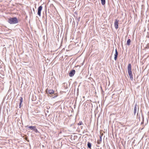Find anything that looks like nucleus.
<instances>
[{"label": "nucleus", "instance_id": "obj_1", "mask_svg": "<svg viewBox=\"0 0 149 149\" xmlns=\"http://www.w3.org/2000/svg\"><path fill=\"white\" fill-rule=\"evenodd\" d=\"M127 69L128 73L130 79L132 81H133V78L131 71V65L129 63L128 64Z\"/></svg>", "mask_w": 149, "mask_h": 149}, {"label": "nucleus", "instance_id": "obj_2", "mask_svg": "<svg viewBox=\"0 0 149 149\" xmlns=\"http://www.w3.org/2000/svg\"><path fill=\"white\" fill-rule=\"evenodd\" d=\"M8 22L10 24H13L17 23L18 21L16 17H14L9 18Z\"/></svg>", "mask_w": 149, "mask_h": 149}, {"label": "nucleus", "instance_id": "obj_3", "mask_svg": "<svg viewBox=\"0 0 149 149\" xmlns=\"http://www.w3.org/2000/svg\"><path fill=\"white\" fill-rule=\"evenodd\" d=\"M42 7L40 6L38 8V14L40 16L41 15V12L42 9Z\"/></svg>", "mask_w": 149, "mask_h": 149}, {"label": "nucleus", "instance_id": "obj_4", "mask_svg": "<svg viewBox=\"0 0 149 149\" xmlns=\"http://www.w3.org/2000/svg\"><path fill=\"white\" fill-rule=\"evenodd\" d=\"M119 22V20L118 19H115L114 24V26L115 27V28L116 29H117L118 28V23Z\"/></svg>", "mask_w": 149, "mask_h": 149}, {"label": "nucleus", "instance_id": "obj_5", "mask_svg": "<svg viewBox=\"0 0 149 149\" xmlns=\"http://www.w3.org/2000/svg\"><path fill=\"white\" fill-rule=\"evenodd\" d=\"M46 91L47 93L50 94H53L54 93V91L53 90H48V89L46 90Z\"/></svg>", "mask_w": 149, "mask_h": 149}, {"label": "nucleus", "instance_id": "obj_6", "mask_svg": "<svg viewBox=\"0 0 149 149\" xmlns=\"http://www.w3.org/2000/svg\"><path fill=\"white\" fill-rule=\"evenodd\" d=\"M75 71L74 70H72L69 74V76L70 77L73 76L75 73Z\"/></svg>", "mask_w": 149, "mask_h": 149}, {"label": "nucleus", "instance_id": "obj_7", "mask_svg": "<svg viewBox=\"0 0 149 149\" xmlns=\"http://www.w3.org/2000/svg\"><path fill=\"white\" fill-rule=\"evenodd\" d=\"M118 55V52L116 49H115V53L114 54V59L116 60L117 59V56Z\"/></svg>", "mask_w": 149, "mask_h": 149}, {"label": "nucleus", "instance_id": "obj_8", "mask_svg": "<svg viewBox=\"0 0 149 149\" xmlns=\"http://www.w3.org/2000/svg\"><path fill=\"white\" fill-rule=\"evenodd\" d=\"M136 104L135 105V107L134 108V115L136 114L137 111V108H136Z\"/></svg>", "mask_w": 149, "mask_h": 149}, {"label": "nucleus", "instance_id": "obj_9", "mask_svg": "<svg viewBox=\"0 0 149 149\" xmlns=\"http://www.w3.org/2000/svg\"><path fill=\"white\" fill-rule=\"evenodd\" d=\"M20 103H19V108H20L21 107V105L22 103V102L23 101V98L22 97H20Z\"/></svg>", "mask_w": 149, "mask_h": 149}, {"label": "nucleus", "instance_id": "obj_10", "mask_svg": "<svg viewBox=\"0 0 149 149\" xmlns=\"http://www.w3.org/2000/svg\"><path fill=\"white\" fill-rule=\"evenodd\" d=\"M102 141V136H100V139L99 140H98L97 141V143L98 144H100L101 143V142Z\"/></svg>", "mask_w": 149, "mask_h": 149}, {"label": "nucleus", "instance_id": "obj_11", "mask_svg": "<svg viewBox=\"0 0 149 149\" xmlns=\"http://www.w3.org/2000/svg\"><path fill=\"white\" fill-rule=\"evenodd\" d=\"M130 42H131V40H130V39H128L127 40V44L128 45H130Z\"/></svg>", "mask_w": 149, "mask_h": 149}, {"label": "nucleus", "instance_id": "obj_12", "mask_svg": "<svg viewBox=\"0 0 149 149\" xmlns=\"http://www.w3.org/2000/svg\"><path fill=\"white\" fill-rule=\"evenodd\" d=\"M87 146L88 148H91V143H90L88 142L87 144Z\"/></svg>", "mask_w": 149, "mask_h": 149}, {"label": "nucleus", "instance_id": "obj_13", "mask_svg": "<svg viewBox=\"0 0 149 149\" xmlns=\"http://www.w3.org/2000/svg\"><path fill=\"white\" fill-rule=\"evenodd\" d=\"M101 3L103 5L105 3V0H101Z\"/></svg>", "mask_w": 149, "mask_h": 149}, {"label": "nucleus", "instance_id": "obj_14", "mask_svg": "<svg viewBox=\"0 0 149 149\" xmlns=\"http://www.w3.org/2000/svg\"><path fill=\"white\" fill-rule=\"evenodd\" d=\"M35 126H30L29 127V128L31 129V130H33Z\"/></svg>", "mask_w": 149, "mask_h": 149}, {"label": "nucleus", "instance_id": "obj_15", "mask_svg": "<svg viewBox=\"0 0 149 149\" xmlns=\"http://www.w3.org/2000/svg\"><path fill=\"white\" fill-rule=\"evenodd\" d=\"M149 48V44L148 43L146 45V46L145 47V49H148Z\"/></svg>", "mask_w": 149, "mask_h": 149}, {"label": "nucleus", "instance_id": "obj_16", "mask_svg": "<svg viewBox=\"0 0 149 149\" xmlns=\"http://www.w3.org/2000/svg\"><path fill=\"white\" fill-rule=\"evenodd\" d=\"M83 124V123L81 121H80L78 123V125H81Z\"/></svg>", "mask_w": 149, "mask_h": 149}, {"label": "nucleus", "instance_id": "obj_17", "mask_svg": "<svg viewBox=\"0 0 149 149\" xmlns=\"http://www.w3.org/2000/svg\"><path fill=\"white\" fill-rule=\"evenodd\" d=\"M33 130H34L37 133L38 132V130L37 129H36V127H35V128H34Z\"/></svg>", "mask_w": 149, "mask_h": 149}, {"label": "nucleus", "instance_id": "obj_18", "mask_svg": "<svg viewBox=\"0 0 149 149\" xmlns=\"http://www.w3.org/2000/svg\"><path fill=\"white\" fill-rule=\"evenodd\" d=\"M56 97H57V96H55L53 97V98H55Z\"/></svg>", "mask_w": 149, "mask_h": 149}, {"label": "nucleus", "instance_id": "obj_19", "mask_svg": "<svg viewBox=\"0 0 149 149\" xmlns=\"http://www.w3.org/2000/svg\"><path fill=\"white\" fill-rule=\"evenodd\" d=\"M139 109V108L138 109ZM138 112H137V115H138Z\"/></svg>", "mask_w": 149, "mask_h": 149}]
</instances>
